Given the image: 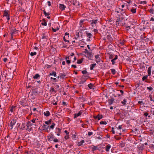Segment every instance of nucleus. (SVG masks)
Returning a JSON list of instances; mask_svg holds the SVG:
<instances>
[{
    "mask_svg": "<svg viewBox=\"0 0 154 154\" xmlns=\"http://www.w3.org/2000/svg\"><path fill=\"white\" fill-rule=\"evenodd\" d=\"M44 115L46 116H48L50 115V113L48 111H46L44 112Z\"/></svg>",
    "mask_w": 154,
    "mask_h": 154,
    "instance_id": "dca6fc26",
    "label": "nucleus"
},
{
    "mask_svg": "<svg viewBox=\"0 0 154 154\" xmlns=\"http://www.w3.org/2000/svg\"><path fill=\"white\" fill-rule=\"evenodd\" d=\"M50 75H54L55 77L57 76L56 73L55 72H53L52 73H50Z\"/></svg>",
    "mask_w": 154,
    "mask_h": 154,
    "instance_id": "7c9ffc66",
    "label": "nucleus"
},
{
    "mask_svg": "<svg viewBox=\"0 0 154 154\" xmlns=\"http://www.w3.org/2000/svg\"><path fill=\"white\" fill-rule=\"evenodd\" d=\"M80 27V28H83L84 27V26L83 25V23H79Z\"/></svg>",
    "mask_w": 154,
    "mask_h": 154,
    "instance_id": "bf43d9fd",
    "label": "nucleus"
},
{
    "mask_svg": "<svg viewBox=\"0 0 154 154\" xmlns=\"http://www.w3.org/2000/svg\"><path fill=\"white\" fill-rule=\"evenodd\" d=\"M131 11L132 13L133 14L135 13L136 12V8L132 9L131 10Z\"/></svg>",
    "mask_w": 154,
    "mask_h": 154,
    "instance_id": "2f4dec72",
    "label": "nucleus"
},
{
    "mask_svg": "<svg viewBox=\"0 0 154 154\" xmlns=\"http://www.w3.org/2000/svg\"><path fill=\"white\" fill-rule=\"evenodd\" d=\"M97 149H98L97 148V146H92V151H95V150H97Z\"/></svg>",
    "mask_w": 154,
    "mask_h": 154,
    "instance_id": "393cba45",
    "label": "nucleus"
},
{
    "mask_svg": "<svg viewBox=\"0 0 154 154\" xmlns=\"http://www.w3.org/2000/svg\"><path fill=\"white\" fill-rule=\"evenodd\" d=\"M50 91L52 92H54L55 93H56L57 92V91L55 90V89H54V88L51 87V88Z\"/></svg>",
    "mask_w": 154,
    "mask_h": 154,
    "instance_id": "ea45409f",
    "label": "nucleus"
},
{
    "mask_svg": "<svg viewBox=\"0 0 154 154\" xmlns=\"http://www.w3.org/2000/svg\"><path fill=\"white\" fill-rule=\"evenodd\" d=\"M100 58L96 59V61L97 63H98L100 62Z\"/></svg>",
    "mask_w": 154,
    "mask_h": 154,
    "instance_id": "5fc2aeb1",
    "label": "nucleus"
},
{
    "mask_svg": "<svg viewBox=\"0 0 154 154\" xmlns=\"http://www.w3.org/2000/svg\"><path fill=\"white\" fill-rule=\"evenodd\" d=\"M36 52H31L30 54V55L31 56H33L34 55H35L36 54Z\"/></svg>",
    "mask_w": 154,
    "mask_h": 154,
    "instance_id": "e433bc0d",
    "label": "nucleus"
},
{
    "mask_svg": "<svg viewBox=\"0 0 154 154\" xmlns=\"http://www.w3.org/2000/svg\"><path fill=\"white\" fill-rule=\"evenodd\" d=\"M55 125V124L54 123H52V125L50 126V128L52 129H53L54 128V126Z\"/></svg>",
    "mask_w": 154,
    "mask_h": 154,
    "instance_id": "72a5a7b5",
    "label": "nucleus"
},
{
    "mask_svg": "<svg viewBox=\"0 0 154 154\" xmlns=\"http://www.w3.org/2000/svg\"><path fill=\"white\" fill-rule=\"evenodd\" d=\"M61 129L60 128H56V133H57V135L58 136H60V132Z\"/></svg>",
    "mask_w": 154,
    "mask_h": 154,
    "instance_id": "1a4fd4ad",
    "label": "nucleus"
},
{
    "mask_svg": "<svg viewBox=\"0 0 154 154\" xmlns=\"http://www.w3.org/2000/svg\"><path fill=\"white\" fill-rule=\"evenodd\" d=\"M140 4L145 5L146 4V1H141L140 2Z\"/></svg>",
    "mask_w": 154,
    "mask_h": 154,
    "instance_id": "37998d69",
    "label": "nucleus"
},
{
    "mask_svg": "<svg viewBox=\"0 0 154 154\" xmlns=\"http://www.w3.org/2000/svg\"><path fill=\"white\" fill-rule=\"evenodd\" d=\"M16 121L15 120L13 119L10 122L9 126L11 127V129L13 128V126L15 124Z\"/></svg>",
    "mask_w": 154,
    "mask_h": 154,
    "instance_id": "39448f33",
    "label": "nucleus"
},
{
    "mask_svg": "<svg viewBox=\"0 0 154 154\" xmlns=\"http://www.w3.org/2000/svg\"><path fill=\"white\" fill-rule=\"evenodd\" d=\"M130 28V26H127L126 27V29L127 30H128Z\"/></svg>",
    "mask_w": 154,
    "mask_h": 154,
    "instance_id": "338daca9",
    "label": "nucleus"
},
{
    "mask_svg": "<svg viewBox=\"0 0 154 154\" xmlns=\"http://www.w3.org/2000/svg\"><path fill=\"white\" fill-rule=\"evenodd\" d=\"M99 22L97 19H93L89 21L90 24L91 25L92 29L96 28L97 24Z\"/></svg>",
    "mask_w": 154,
    "mask_h": 154,
    "instance_id": "f257e3e1",
    "label": "nucleus"
},
{
    "mask_svg": "<svg viewBox=\"0 0 154 154\" xmlns=\"http://www.w3.org/2000/svg\"><path fill=\"white\" fill-rule=\"evenodd\" d=\"M66 38H68L69 37V34L68 32H66L65 34V36Z\"/></svg>",
    "mask_w": 154,
    "mask_h": 154,
    "instance_id": "c9c22d12",
    "label": "nucleus"
},
{
    "mask_svg": "<svg viewBox=\"0 0 154 154\" xmlns=\"http://www.w3.org/2000/svg\"><path fill=\"white\" fill-rule=\"evenodd\" d=\"M67 38H66L65 36H64L63 37V39L65 42H67L68 43H69V40H66V39Z\"/></svg>",
    "mask_w": 154,
    "mask_h": 154,
    "instance_id": "de8ad7c7",
    "label": "nucleus"
},
{
    "mask_svg": "<svg viewBox=\"0 0 154 154\" xmlns=\"http://www.w3.org/2000/svg\"><path fill=\"white\" fill-rule=\"evenodd\" d=\"M82 73L83 74H84V75L85 74H86L88 73L87 71L85 70H83V71H82Z\"/></svg>",
    "mask_w": 154,
    "mask_h": 154,
    "instance_id": "3c124183",
    "label": "nucleus"
},
{
    "mask_svg": "<svg viewBox=\"0 0 154 154\" xmlns=\"http://www.w3.org/2000/svg\"><path fill=\"white\" fill-rule=\"evenodd\" d=\"M111 72L113 75H115L116 74V72L115 70L114 69H110Z\"/></svg>",
    "mask_w": 154,
    "mask_h": 154,
    "instance_id": "473e14b6",
    "label": "nucleus"
},
{
    "mask_svg": "<svg viewBox=\"0 0 154 154\" xmlns=\"http://www.w3.org/2000/svg\"><path fill=\"white\" fill-rule=\"evenodd\" d=\"M26 126V123L24 122V123H22V126L23 128H25Z\"/></svg>",
    "mask_w": 154,
    "mask_h": 154,
    "instance_id": "09e8293b",
    "label": "nucleus"
},
{
    "mask_svg": "<svg viewBox=\"0 0 154 154\" xmlns=\"http://www.w3.org/2000/svg\"><path fill=\"white\" fill-rule=\"evenodd\" d=\"M43 12H44V15L46 16H49L50 14L49 12L47 13L45 10H44Z\"/></svg>",
    "mask_w": 154,
    "mask_h": 154,
    "instance_id": "c85d7f7f",
    "label": "nucleus"
},
{
    "mask_svg": "<svg viewBox=\"0 0 154 154\" xmlns=\"http://www.w3.org/2000/svg\"><path fill=\"white\" fill-rule=\"evenodd\" d=\"M42 39H44V41H46L47 40L48 36L45 35V33H43L42 35Z\"/></svg>",
    "mask_w": 154,
    "mask_h": 154,
    "instance_id": "423d86ee",
    "label": "nucleus"
},
{
    "mask_svg": "<svg viewBox=\"0 0 154 154\" xmlns=\"http://www.w3.org/2000/svg\"><path fill=\"white\" fill-rule=\"evenodd\" d=\"M17 32V30L15 29H13L11 30V38H13V35L14 34H15Z\"/></svg>",
    "mask_w": 154,
    "mask_h": 154,
    "instance_id": "9d476101",
    "label": "nucleus"
},
{
    "mask_svg": "<svg viewBox=\"0 0 154 154\" xmlns=\"http://www.w3.org/2000/svg\"><path fill=\"white\" fill-rule=\"evenodd\" d=\"M32 124L31 122L29 121H28V122L26 123V126H32Z\"/></svg>",
    "mask_w": 154,
    "mask_h": 154,
    "instance_id": "b1692460",
    "label": "nucleus"
},
{
    "mask_svg": "<svg viewBox=\"0 0 154 154\" xmlns=\"http://www.w3.org/2000/svg\"><path fill=\"white\" fill-rule=\"evenodd\" d=\"M40 75L38 74H36L35 76H33V78L34 79H37L38 78H40Z\"/></svg>",
    "mask_w": 154,
    "mask_h": 154,
    "instance_id": "412c9836",
    "label": "nucleus"
},
{
    "mask_svg": "<svg viewBox=\"0 0 154 154\" xmlns=\"http://www.w3.org/2000/svg\"><path fill=\"white\" fill-rule=\"evenodd\" d=\"M149 22L150 24H153L154 23V17H151L150 19Z\"/></svg>",
    "mask_w": 154,
    "mask_h": 154,
    "instance_id": "f3484780",
    "label": "nucleus"
},
{
    "mask_svg": "<svg viewBox=\"0 0 154 154\" xmlns=\"http://www.w3.org/2000/svg\"><path fill=\"white\" fill-rule=\"evenodd\" d=\"M27 127L26 128V130H27L28 131H31V128H29V127H30L31 126H26Z\"/></svg>",
    "mask_w": 154,
    "mask_h": 154,
    "instance_id": "8fccbe9b",
    "label": "nucleus"
},
{
    "mask_svg": "<svg viewBox=\"0 0 154 154\" xmlns=\"http://www.w3.org/2000/svg\"><path fill=\"white\" fill-rule=\"evenodd\" d=\"M59 5V8L62 11L64 10L66 8V6L63 4H60Z\"/></svg>",
    "mask_w": 154,
    "mask_h": 154,
    "instance_id": "6e6552de",
    "label": "nucleus"
},
{
    "mask_svg": "<svg viewBox=\"0 0 154 154\" xmlns=\"http://www.w3.org/2000/svg\"><path fill=\"white\" fill-rule=\"evenodd\" d=\"M107 39H108L109 41L112 42L113 40V39L111 36L110 35H107Z\"/></svg>",
    "mask_w": 154,
    "mask_h": 154,
    "instance_id": "6ab92c4d",
    "label": "nucleus"
},
{
    "mask_svg": "<svg viewBox=\"0 0 154 154\" xmlns=\"http://www.w3.org/2000/svg\"><path fill=\"white\" fill-rule=\"evenodd\" d=\"M66 75L64 73H61L60 74V76L61 77L63 78L66 76Z\"/></svg>",
    "mask_w": 154,
    "mask_h": 154,
    "instance_id": "c03bdc74",
    "label": "nucleus"
},
{
    "mask_svg": "<svg viewBox=\"0 0 154 154\" xmlns=\"http://www.w3.org/2000/svg\"><path fill=\"white\" fill-rule=\"evenodd\" d=\"M127 102V100L126 99H124L123 101L121 102V103L123 105H125L126 104Z\"/></svg>",
    "mask_w": 154,
    "mask_h": 154,
    "instance_id": "a878e982",
    "label": "nucleus"
},
{
    "mask_svg": "<svg viewBox=\"0 0 154 154\" xmlns=\"http://www.w3.org/2000/svg\"><path fill=\"white\" fill-rule=\"evenodd\" d=\"M53 104L54 105H56L57 104V102L56 101V100L55 99H53Z\"/></svg>",
    "mask_w": 154,
    "mask_h": 154,
    "instance_id": "a18cd8bd",
    "label": "nucleus"
},
{
    "mask_svg": "<svg viewBox=\"0 0 154 154\" xmlns=\"http://www.w3.org/2000/svg\"><path fill=\"white\" fill-rule=\"evenodd\" d=\"M85 142L84 140H82L79 142L78 143V145L79 146H80L83 145V143Z\"/></svg>",
    "mask_w": 154,
    "mask_h": 154,
    "instance_id": "aec40b11",
    "label": "nucleus"
},
{
    "mask_svg": "<svg viewBox=\"0 0 154 154\" xmlns=\"http://www.w3.org/2000/svg\"><path fill=\"white\" fill-rule=\"evenodd\" d=\"M49 126L47 125H44L43 127L44 128V130H48V128L49 127Z\"/></svg>",
    "mask_w": 154,
    "mask_h": 154,
    "instance_id": "cd10ccee",
    "label": "nucleus"
},
{
    "mask_svg": "<svg viewBox=\"0 0 154 154\" xmlns=\"http://www.w3.org/2000/svg\"><path fill=\"white\" fill-rule=\"evenodd\" d=\"M51 120H50L48 121H45V123L47 125H49V124H50L51 123Z\"/></svg>",
    "mask_w": 154,
    "mask_h": 154,
    "instance_id": "79ce46f5",
    "label": "nucleus"
},
{
    "mask_svg": "<svg viewBox=\"0 0 154 154\" xmlns=\"http://www.w3.org/2000/svg\"><path fill=\"white\" fill-rule=\"evenodd\" d=\"M113 57H114V56L112 54H110L109 55V59H112L113 58Z\"/></svg>",
    "mask_w": 154,
    "mask_h": 154,
    "instance_id": "13d9d810",
    "label": "nucleus"
},
{
    "mask_svg": "<svg viewBox=\"0 0 154 154\" xmlns=\"http://www.w3.org/2000/svg\"><path fill=\"white\" fill-rule=\"evenodd\" d=\"M8 11L7 10H5L4 12V14H3V16L7 17L9 16V14H8Z\"/></svg>",
    "mask_w": 154,
    "mask_h": 154,
    "instance_id": "a211bd4d",
    "label": "nucleus"
},
{
    "mask_svg": "<svg viewBox=\"0 0 154 154\" xmlns=\"http://www.w3.org/2000/svg\"><path fill=\"white\" fill-rule=\"evenodd\" d=\"M122 125H120L118 128H117L118 130H120L122 129Z\"/></svg>",
    "mask_w": 154,
    "mask_h": 154,
    "instance_id": "6e6d98bb",
    "label": "nucleus"
},
{
    "mask_svg": "<svg viewBox=\"0 0 154 154\" xmlns=\"http://www.w3.org/2000/svg\"><path fill=\"white\" fill-rule=\"evenodd\" d=\"M114 99L113 98H111L108 100V102L109 105H111L112 104L114 101Z\"/></svg>",
    "mask_w": 154,
    "mask_h": 154,
    "instance_id": "f8f14e48",
    "label": "nucleus"
},
{
    "mask_svg": "<svg viewBox=\"0 0 154 154\" xmlns=\"http://www.w3.org/2000/svg\"><path fill=\"white\" fill-rule=\"evenodd\" d=\"M89 75L88 73H87L86 74H85L83 75L82 77V79H84V81H81V83L83 84L86 81V80L87 79H88L89 77Z\"/></svg>",
    "mask_w": 154,
    "mask_h": 154,
    "instance_id": "f03ea898",
    "label": "nucleus"
},
{
    "mask_svg": "<svg viewBox=\"0 0 154 154\" xmlns=\"http://www.w3.org/2000/svg\"><path fill=\"white\" fill-rule=\"evenodd\" d=\"M116 22H118V23L120 22V18H118L116 20Z\"/></svg>",
    "mask_w": 154,
    "mask_h": 154,
    "instance_id": "0e129e2a",
    "label": "nucleus"
},
{
    "mask_svg": "<svg viewBox=\"0 0 154 154\" xmlns=\"http://www.w3.org/2000/svg\"><path fill=\"white\" fill-rule=\"evenodd\" d=\"M111 147V146L109 144H108L106 146V150L107 152H109L110 149Z\"/></svg>",
    "mask_w": 154,
    "mask_h": 154,
    "instance_id": "4468645a",
    "label": "nucleus"
},
{
    "mask_svg": "<svg viewBox=\"0 0 154 154\" xmlns=\"http://www.w3.org/2000/svg\"><path fill=\"white\" fill-rule=\"evenodd\" d=\"M38 120V119H33L31 120V121L32 123H34L35 122L36 120Z\"/></svg>",
    "mask_w": 154,
    "mask_h": 154,
    "instance_id": "49530a36",
    "label": "nucleus"
},
{
    "mask_svg": "<svg viewBox=\"0 0 154 154\" xmlns=\"http://www.w3.org/2000/svg\"><path fill=\"white\" fill-rule=\"evenodd\" d=\"M70 59V57L69 56L65 58V59L66 60V62L68 64H69L71 62L69 59Z\"/></svg>",
    "mask_w": 154,
    "mask_h": 154,
    "instance_id": "2eb2a0df",
    "label": "nucleus"
},
{
    "mask_svg": "<svg viewBox=\"0 0 154 154\" xmlns=\"http://www.w3.org/2000/svg\"><path fill=\"white\" fill-rule=\"evenodd\" d=\"M81 115V113L80 112H78L77 114H75L74 115V118L75 119L77 117Z\"/></svg>",
    "mask_w": 154,
    "mask_h": 154,
    "instance_id": "4be33fe9",
    "label": "nucleus"
},
{
    "mask_svg": "<svg viewBox=\"0 0 154 154\" xmlns=\"http://www.w3.org/2000/svg\"><path fill=\"white\" fill-rule=\"evenodd\" d=\"M94 118L95 119H97L98 120H99L100 119L102 118L103 116L102 115H98L96 116H94Z\"/></svg>",
    "mask_w": 154,
    "mask_h": 154,
    "instance_id": "0eeeda50",
    "label": "nucleus"
},
{
    "mask_svg": "<svg viewBox=\"0 0 154 154\" xmlns=\"http://www.w3.org/2000/svg\"><path fill=\"white\" fill-rule=\"evenodd\" d=\"M149 97L150 98V100L151 101H152L153 102H154V100L152 99V96L151 95H149Z\"/></svg>",
    "mask_w": 154,
    "mask_h": 154,
    "instance_id": "4d7b16f0",
    "label": "nucleus"
},
{
    "mask_svg": "<svg viewBox=\"0 0 154 154\" xmlns=\"http://www.w3.org/2000/svg\"><path fill=\"white\" fill-rule=\"evenodd\" d=\"M85 33L87 36L90 38L92 36V35L91 33H89L88 31H86Z\"/></svg>",
    "mask_w": 154,
    "mask_h": 154,
    "instance_id": "9b49d317",
    "label": "nucleus"
},
{
    "mask_svg": "<svg viewBox=\"0 0 154 154\" xmlns=\"http://www.w3.org/2000/svg\"><path fill=\"white\" fill-rule=\"evenodd\" d=\"M96 65V63H93V64H91L90 66V69L91 70L93 69V68Z\"/></svg>",
    "mask_w": 154,
    "mask_h": 154,
    "instance_id": "bb28decb",
    "label": "nucleus"
},
{
    "mask_svg": "<svg viewBox=\"0 0 154 154\" xmlns=\"http://www.w3.org/2000/svg\"><path fill=\"white\" fill-rule=\"evenodd\" d=\"M60 86L58 85H55L54 87V88L56 90V91H57L59 89V88Z\"/></svg>",
    "mask_w": 154,
    "mask_h": 154,
    "instance_id": "58836bf2",
    "label": "nucleus"
},
{
    "mask_svg": "<svg viewBox=\"0 0 154 154\" xmlns=\"http://www.w3.org/2000/svg\"><path fill=\"white\" fill-rule=\"evenodd\" d=\"M93 31L95 32V33H97L98 31V30L96 29H94V30H93Z\"/></svg>",
    "mask_w": 154,
    "mask_h": 154,
    "instance_id": "774afa93",
    "label": "nucleus"
},
{
    "mask_svg": "<svg viewBox=\"0 0 154 154\" xmlns=\"http://www.w3.org/2000/svg\"><path fill=\"white\" fill-rule=\"evenodd\" d=\"M115 60H114V59H112L111 60V61L112 62V65H114L115 63H116V62L115 61Z\"/></svg>",
    "mask_w": 154,
    "mask_h": 154,
    "instance_id": "864d4df0",
    "label": "nucleus"
},
{
    "mask_svg": "<svg viewBox=\"0 0 154 154\" xmlns=\"http://www.w3.org/2000/svg\"><path fill=\"white\" fill-rule=\"evenodd\" d=\"M150 13L152 14H154V8H150L149 10Z\"/></svg>",
    "mask_w": 154,
    "mask_h": 154,
    "instance_id": "c756f323",
    "label": "nucleus"
},
{
    "mask_svg": "<svg viewBox=\"0 0 154 154\" xmlns=\"http://www.w3.org/2000/svg\"><path fill=\"white\" fill-rule=\"evenodd\" d=\"M42 24L43 26H46L47 25L46 22V21L45 20H42V22L41 23Z\"/></svg>",
    "mask_w": 154,
    "mask_h": 154,
    "instance_id": "5701e85b",
    "label": "nucleus"
},
{
    "mask_svg": "<svg viewBox=\"0 0 154 154\" xmlns=\"http://www.w3.org/2000/svg\"><path fill=\"white\" fill-rule=\"evenodd\" d=\"M53 141L54 142H57L59 141V140L57 139L56 138H54L53 139Z\"/></svg>",
    "mask_w": 154,
    "mask_h": 154,
    "instance_id": "603ef678",
    "label": "nucleus"
},
{
    "mask_svg": "<svg viewBox=\"0 0 154 154\" xmlns=\"http://www.w3.org/2000/svg\"><path fill=\"white\" fill-rule=\"evenodd\" d=\"M118 15L119 17H120L121 18L122 20L125 18L126 16H127L125 12H123V13H120V14H118Z\"/></svg>",
    "mask_w": 154,
    "mask_h": 154,
    "instance_id": "7ed1b4c3",
    "label": "nucleus"
},
{
    "mask_svg": "<svg viewBox=\"0 0 154 154\" xmlns=\"http://www.w3.org/2000/svg\"><path fill=\"white\" fill-rule=\"evenodd\" d=\"M85 21V20H81L80 21V23H83Z\"/></svg>",
    "mask_w": 154,
    "mask_h": 154,
    "instance_id": "052dcab7",
    "label": "nucleus"
},
{
    "mask_svg": "<svg viewBox=\"0 0 154 154\" xmlns=\"http://www.w3.org/2000/svg\"><path fill=\"white\" fill-rule=\"evenodd\" d=\"M152 69L151 67H149L147 70L148 75L149 76H150L151 74V70Z\"/></svg>",
    "mask_w": 154,
    "mask_h": 154,
    "instance_id": "ddd939ff",
    "label": "nucleus"
},
{
    "mask_svg": "<svg viewBox=\"0 0 154 154\" xmlns=\"http://www.w3.org/2000/svg\"><path fill=\"white\" fill-rule=\"evenodd\" d=\"M14 108V107L13 106H12L11 107V108L10 109V111L11 112H12L13 111V109Z\"/></svg>",
    "mask_w": 154,
    "mask_h": 154,
    "instance_id": "e2e57ef3",
    "label": "nucleus"
},
{
    "mask_svg": "<svg viewBox=\"0 0 154 154\" xmlns=\"http://www.w3.org/2000/svg\"><path fill=\"white\" fill-rule=\"evenodd\" d=\"M82 61L83 60L82 59L79 60L77 61V63L78 64H80L82 63Z\"/></svg>",
    "mask_w": 154,
    "mask_h": 154,
    "instance_id": "4c0bfd02",
    "label": "nucleus"
},
{
    "mask_svg": "<svg viewBox=\"0 0 154 154\" xmlns=\"http://www.w3.org/2000/svg\"><path fill=\"white\" fill-rule=\"evenodd\" d=\"M100 124L101 125H106L107 122L105 121H101L100 122Z\"/></svg>",
    "mask_w": 154,
    "mask_h": 154,
    "instance_id": "a19ab883",
    "label": "nucleus"
},
{
    "mask_svg": "<svg viewBox=\"0 0 154 154\" xmlns=\"http://www.w3.org/2000/svg\"><path fill=\"white\" fill-rule=\"evenodd\" d=\"M147 89L149 90V91H152L153 90V88L152 87H149L147 88Z\"/></svg>",
    "mask_w": 154,
    "mask_h": 154,
    "instance_id": "680f3d73",
    "label": "nucleus"
},
{
    "mask_svg": "<svg viewBox=\"0 0 154 154\" xmlns=\"http://www.w3.org/2000/svg\"><path fill=\"white\" fill-rule=\"evenodd\" d=\"M54 136L52 134L50 133L48 135L47 138L48 141H51L53 140L54 139Z\"/></svg>",
    "mask_w": 154,
    "mask_h": 154,
    "instance_id": "20e7f679",
    "label": "nucleus"
},
{
    "mask_svg": "<svg viewBox=\"0 0 154 154\" xmlns=\"http://www.w3.org/2000/svg\"><path fill=\"white\" fill-rule=\"evenodd\" d=\"M88 87L90 89L93 88V85L92 84L90 83L88 85Z\"/></svg>",
    "mask_w": 154,
    "mask_h": 154,
    "instance_id": "f704fd0d",
    "label": "nucleus"
},
{
    "mask_svg": "<svg viewBox=\"0 0 154 154\" xmlns=\"http://www.w3.org/2000/svg\"><path fill=\"white\" fill-rule=\"evenodd\" d=\"M93 134V132H89L88 133V135L90 136Z\"/></svg>",
    "mask_w": 154,
    "mask_h": 154,
    "instance_id": "69168bd1",
    "label": "nucleus"
}]
</instances>
